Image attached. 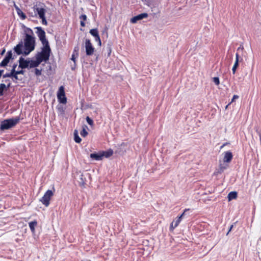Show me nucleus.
I'll use <instances>...</instances> for the list:
<instances>
[{"instance_id":"31","label":"nucleus","mask_w":261,"mask_h":261,"mask_svg":"<svg viewBox=\"0 0 261 261\" xmlns=\"http://www.w3.org/2000/svg\"><path fill=\"white\" fill-rule=\"evenodd\" d=\"M86 121L90 126H93L94 125L93 120L91 119L89 116L86 117Z\"/></svg>"},{"instance_id":"25","label":"nucleus","mask_w":261,"mask_h":261,"mask_svg":"<svg viewBox=\"0 0 261 261\" xmlns=\"http://www.w3.org/2000/svg\"><path fill=\"white\" fill-rule=\"evenodd\" d=\"M14 69L11 70V72L10 73H7L3 75V78H6L7 77H13L14 78Z\"/></svg>"},{"instance_id":"8","label":"nucleus","mask_w":261,"mask_h":261,"mask_svg":"<svg viewBox=\"0 0 261 261\" xmlns=\"http://www.w3.org/2000/svg\"><path fill=\"white\" fill-rule=\"evenodd\" d=\"M85 49L87 56L93 55L95 48L89 39H86L85 41Z\"/></svg>"},{"instance_id":"12","label":"nucleus","mask_w":261,"mask_h":261,"mask_svg":"<svg viewBox=\"0 0 261 261\" xmlns=\"http://www.w3.org/2000/svg\"><path fill=\"white\" fill-rule=\"evenodd\" d=\"M223 162L225 163H230L233 158V155L231 152L229 151H226L224 153Z\"/></svg>"},{"instance_id":"10","label":"nucleus","mask_w":261,"mask_h":261,"mask_svg":"<svg viewBox=\"0 0 261 261\" xmlns=\"http://www.w3.org/2000/svg\"><path fill=\"white\" fill-rule=\"evenodd\" d=\"M148 17V14L146 13H143L140 14L137 16H135L130 19V22L132 23H136L138 20H141L143 18H147Z\"/></svg>"},{"instance_id":"18","label":"nucleus","mask_w":261,"mask_h":261,"mask_svg":"<svg viewBox=\"0 0 261 261\" xmlns=\"http://www.w3.org/2000/svg\"><path fill=\"white\" fill-rule=\"evenodd\" d=\"M80 24L81 27H85L86 24L85 21L87 20V17L85 14H82L80 16Z\"/></svg>"},{"instance_id":"27","label":"nucleus","mask_w":261,"mask_h":261,"mask_svg":"<svg viewBox=\"0 0 261 261\" xmlns=\"http://www.w3.org/2000/svg\"><path fill=\"white\" fill-rule=\"evenodd\" d=\"M74 141L76 143H80L82 141V139H81V138L79 136L77 133L76 132H74Z\"/></svg>"},{"instance_id":"47","label":"nucleus","mask_w":261,"mask_h":261,"mask_svg":"<svg viewBox=\"0 0 261 261\" xmlns=\"http://www.w3.org/2000/svg\"><path fill=\"white\" fill-rule=\"evenodd\" d=\"M225 144H223L222 146H221V148H222L224 146H225Z\"/></svg>"},{"instance_id":"44","label":"nucleus","mask_w":261,"mask_h":261,"mask_svg":"<svg viewBox=\"0 0 261 261\" xmlns=\"http://www.w3.org/2000/svg\"><path fill=\"white\" fill-rule=\"evenodd\" d=\"M232 226H233L232 225H231V226H230V229L229 230V231H228V232L231 230V228H232Z\"/></svg>"},{"instance_id":"26","label":"nucleus","mask_w":261,"mask_h":261,"mask_svg":"<svg viewBox=\"0 0 261 261\" xmlns=\"http://www.w3.org/2000/svg\"><path fill=\"white\" fill-rule=\"evenodd\" d=\"M239 59H240V56H239V54L237 53L236 54V61H235L234 64L233 65V66L236 67L237 68L238 67L239 63L240 62Z\"/></svg>"},{"instance_id":"11","label":"nucleus","mask_w":261,"mask_h":261,"mask_svg":"<svg viewBox=\"0 0 261 261\" xmlns=\"http://www.w3.org/2000/svg\"><path fill=\"white\" fill-rule=\"evenodd\" d=\"M30 61L20 57L19 60V68L24 69L29 67Z\"/></svg>"},{"instance_id":"9","label":"nucleus","mask_w":261,"mask_h":261,"mask_svg":"<svg viewBox=\"0 0 261 261\" xmlns=\"http://www.w3.org/2000/svg\"><path fill=\"white\" fill-rule=\"evenodd\" d=\"M12 58V53L11 51H9L7 52V55L5 58L3 60V61L0 63L1 67H5L8 65L10 60Z\"/></svg>"},{"instance_id":"13","label":"nucleus","mask_w":261,"mask_h":261,"mask_svg":"<svg viewBox=\"0 0 261 261\" xmlns=\"http://www.w3.org/2000/svg\"><path fill=\"white\" fill-rule=\"evenodd\" d=\"M90 156L91 159H94L95 160H96V161H100L103 159L101 151H100L97 153H91L90 155Z\"/></svg>"},{"instance_id":"23","label":"nucleus","mask_w":261,"mask_h":261,"mask_svg":"<svg viewBox=\"0 0 261 261\" xmlns=\"http://www.w3.org/2000/svg\"><path fill=\"white\" fill-rule=\"evenodd\" d=\"M6 89V86L5 84L2 83L0 84V96L4 95V91Z\"/></svg>"},{"instance_id":"38","label":"nucleus","mask_w":261,"mask_h":261,"mask_svg":"<svg viewBox=\"0 0 261 261\" xmlns=\"http://www.w3.org/2000/svg\"><path fill=\"white\" fill-rule=\"evenodd\" d=\"M239 98V96L237 95H234L233 96V97L231 99V102H232L233 101H234L235 100V99H238Z\"/></svg>"},{"instance_id":"1","label":"nucleus","mask_w":261,"mask_h":261,"mask_svg":"<svg viewBox=\"0 0 261 261\" xmlns=\"http://www.w3.org/2000/svg\"><path fill=\"white\" fill-rule=\"evenodd\" d=\"M51 51L49 44L43 45L41 51L36 54V59H37L40 62H46L49 59Z\"/></svg>"},{"instance_id":"39","label":"nucleus","mask_w":261,"mask_h":261,"mask_svg":"<svg viewBox=\"0 0 261 261\" xmlns=\"http://www.w3.org/2000/svg\"><path fill=\"white\" fill-rule=\"evenodd\" d=\"M237 69V67H234V66H233L232 68V73L233 74H234L236 73Z\"/></svg>"},{"instance_id":"33","label":"nucleus","mask_w":261,"mask_h":261,"mask_svg":"<svg viewBox=\"0 0 261 261\" xmlns=\"http://www.w3.org/2000/svg\"><path fill=\"white\" fill-rule=\"evenodd\" d=\"M40 18L41 19L42 23L43 24H44L45 25H46L47 24V21L46 20V18H45V15L42 16V17H40Z\"/></svg>"},{"instance_id":"14","label":"nucleus","mask_w":261,"mask_h":261,"mask_svg":"<svg viewBox=\"0 0 261 261\" xmlns=\"http://www.w3.org/2000/svg\"><path fill=\"white\" fill-rule=\"evenodd\" d=\"M179 219H177L175 221H173L170 224V230L173 231L178 225L179 224L180 222Z\"/></svg>"},{"instance_id":"28","label":"nucleus","mask_w":261,"mask_h":261,"mask_svg":"<svg viewBox=\"0 0 261 261\" xmlns=\"http://www.w3.org/2000/svg\"><path fill=\"white\" fill-rule=\"evenodd\" d=\"M16 9H18V11L17 12L18 14L21 17L22 19H24L26 18L25 15L20 10H19L17 7Z\"/></svg>"},{"instance_id":"19","label":"nucleus","mask_w":261,"mask_h":261,"mask_svg":"<svg viewBox=\"0 0 261 261\" xmlns=\"http://www.w3.org/2000/svg\"><path fill=\"white\" fill-rule=\"evenodd\" d=\"M22 44L21 43H19V44H17L15 47L14 50L17 55H19L22 53Z\"/></svg>"},{"instance_id":"7","label":"nucleus","mask_w":261,"mask_h":261,"mask_svg":"<svg viewBox=\"0 0 261 261\" xmlns=\"http://www.w3.org/2000/svg\"><path fill=\"white\" fill-rule=\"evenodd\" d=\"M57 98L58 101L61 103L65 104L67 102L64 87L63 86H60L58 91Z\"/></svg>"},{"instance_id":"29","label":"nucleus","mask_w":261,"mask_h":261,"mask_svg":"<svg viewBox=\"0 0 261 261\" xmlns=\"http://www.w3.org/2000/svg\"><path fill=\"white\" fill-rule=\"evenodd\" d=\"M227 167H228L227 165L224 166L222 164H220L219 168V171L220 172H223L224 170H225L227 168Z\"/></svg>"},{"instance_id":"16","label":"nucleus","mask_w":261,"mask_h":261,"mask_svg":"<svg viewBox=\"0 0 261 261\" xmlns=\"http://www.w3.org/2000/svg\"><path fill=\"white\" fill-rule=\"evenodd\" d=\"M41 63V62H40L37 59H36V60H32L30 61L29 67L31 68L36 67L38 66Z\"/></svg>"},{"instance_id":"32","label":"nucleus","mask_w":261,"mask_h":261,"mask_svg":"<svg viewBox=\"0 0 261 261\" xmlns=\"http://www.w3.org/2000/svg\"><path fill=\"white\" fill-rule=\"evenodd\" d=\"M213 81L216 85H219L220 84V80L218 77H214L213 78Z\"/></svg>"},{"instance_id":"5","label":"nucleus","mask_w":261,"mask_h":261,"mask_svg":"<svg viewBox=\"0 0 261 261\" xmlns=\"http://www.w3.org/2000/svg\"><path fill=\"white\" fill-rule=\"evenodd\" d=\"M53 195L54 192L50 190H48L40 199V201L46 207H47L50 204V200Z\"/></svg>"},{"instance_id":"36","label":"nucleus","mask_w":261,"mask_h":261,"mask_svg":"<svg viewBox=\"0 0 261 261\" xmlns=\"http://www.w3.org/2000/svg\"><path fill=\"white\" fill-rule=\"evenodd\" d=\"M95 40L98 42V45L99 46H101V40H100V37H99V35H98L96 37H95Z\"/></svg>"},{"instance_id":"46","label":"nucleus","mask_w":261,"mask_h":261,"mask_svg":"<svg viewBox=\"0 0 261 261\" xmlns=\"http://www.w3.org/2000/svg\"><path fill=\"white\" fill-rule=\"evenodd\" d=\"M5 49L2 51V54H3L5 52Z\"/></svg>"},{"instance_id":"35","label":"nucleus","mask_w":261,"mask_h":261,"mask_svg":"<svg viewBox=\"0 0 261 261\" xmlns=\"http://www.w3.org/2000/svg\"><path fill=\"white\" fill-rule=\"evenodd\" d=\"M41 69H39L38 68L35 69V73L37 76H39L41 74Z\"/></svg>"},{"instance_id":"43","label":"nucleus","mask_w":261,"mask_h":261,"mask_svg":"<svg viewBox=\"0 0 261 261\" xmlns=\"http://www.w3.org/2000/svg\"><path fill=\"white\" fill-rule=\"evenodd\" d=\"M28 31H29V32H30V33H32V34L33 33V31H32V30L31 29H28Z\"/></svg>"},{"instance_id":"24","label":"nucleus","mask_w":261,"mask_h":261,"mask_svg":"<svg viewBox=\"0 0 261 261\" xmlns=\"http://www.w3.org/2000/svg\"><path fill=\"white\" fill-rule=\"evenodd\" d=\"M90 33L91 35L94 36V37H96L97 36L99 35L97 29H93L90 30Z\"/></svg>"},{"instance_id":"4","label":"nucleus","mask_w":261,"mask_h":261,"mask_svg":"<svg viewBox=\"0 0 261 261\" xmlns=\"http://www.w3.org/2000/svg\"><path fill=\"white\" fill-rule=\"evenodd\" d=\"M45 5L43 3H39L38 4L34 5L33 9L35 12V16H39V18L45 15L46 10L44 8Z\"/></svg>"},{"instance_id":"21","label":"nucleus","mask_w":261,"mask_h":261,"mask_svg":"<svg viewBox=\"0 0 261 261\" xmlns=\"http://www.w3.org/2000/svg\"><path fill=\"white\" fill-rule=\"evenodd\" d=\"M37 222L36 221H34L29 222V225L30 228L32 232H35V227L37 226Z\"/></svg>"},{"instance_id":"42","label":"nucleus","mask_w":261,"mask_h":261,"mask_svg":"<svg viewBox=\"0 0 261 261\" xmlns=\"http://www.w3.org/2000/svg\"><path fill=\"white\" fill-rule=\"evenodd\" d=\"M109 56H110L111 53V49L110 47L109 48Z\"/></svg>"},{"instance_id":"30","label":"nucleus","mask_w":261,"mask_h":261,"mask_svg":"<svg viewBox=\"0 0 261 261\" xmlns=\"http://www.w3.org/2000/svg\"><path fill=\"white\" fill-rule=\"evenodd\" d=\"M80 134L83 137H85L87 136L88 132L86 130L85 128H83V129L81 131Z\"/></svg>"},{"instance_id":"40","label":"nucleus","mask_w":261,"mask_h":261,"mask_svg":"<svg viewBox=\"0 0 261 261\" xmlns=\"http://www.w3.org/2000/svg\"><path fill=\"white\" fill-rule=\"evenodd\" d=\"M76 55L73 54L72 55V57H71V60L74 61V62H75V58H76Z\"/></svg>"},{"instance_id":"22","label":"nucleus","mask_w":261,"mask_h":261,"mask_svg":"<svg viewBox=\"0 0 261 261\" xmlns=\"http://www.w3.org/2000/svg\"><path fill=\"white\" fill-rule=\"evenodd\" d=\"M57 110L59 115H63L65 113V109L62 106H57Z\"/></svg>"},{"instance_id":"37","label":"nucleus","mask_w":261,"mask_h":261,"mask_svg":"<svg viewBox=\"0 0 261 261\" xmlns=\"http://www.w3.org/2000/svg\"><path fill=\"white\" fill-rule=\"evenodd\" d=\"M189 208H188V209H187V208L185 209V210H184V212L182 213V214L180 216H179V217L177 218V219H179L180 221H181V219H182V217L184 216L185 212H186V211H189Z\"/></svg>"},{"instance_id":"20","label":"nucleus","mask_w":261,"mask_h":261,"mask_svg":"<svg viewBox=\"0 0 261 261\" xmlns=\"http://www.w3.org/2000/svg\"><path fill=\"white\" fill-rule=\"evenodd\" d=\"M24 73V71L23 70V69H22L20 70H18V71H16V70H14V72L13 73V74H14V78L16 80H18L19 79H18V74H23Z\"/></svg>"},{"instance_id":"2","label":"nucleus","mask_w":261,"mask_h":261,"mask_svg":"<svg viewBox=\"0 0 261 261\" xmlns=\"http://www.w3.org/2000/svg\"><path fill=\"white\" fill-rule=\"evenodd\" d=\"M24 54L28 55L35 48V38L31 35L27 34L24 39Z\"/></svg>"},{"instance_id":"45","label":"nucleus","mask_w":261,"mask_h":261,"mask_svg":"<svg viewBox=\"0 0 261 261\" xmlns=\"http://www.w3.org/2000/svg\"><path fill=\"white\" fill-rule=\"evenodd\" d=\"M10 83H9V84H8V87H8V88H9V87H10Z\"/></svg>"},{"instance_id":"17","label":"nucleus","mask_w":261,"mask_h":261,"mask_svg":"<svg viewBox=\"0 0 261 261\" xmlns=\"http://www.w3.org/2000/svg\"><path fill=\"white\" fill-rule=\"evenodd\" d=\"M238 193L236 191H232L229 193L227 196L228 201H231L232 199H235L237 198Z\"/></svg>"},{"instance_id":"41","label":"nucleus","mask_w":261,"mask_h":261,"mask_svg":"<svg viewBox=\"0 0 261 261\" xmlns=\"http://www.w3.org/2000/svg\"><path fill=\"white\" fill-rule=\"evenodd\" d=\"M16 67H17V64H14L13 65L12 69V70H13V69L15 70V68H16Z\"/></svg>"},{"instance_id":"15","label":"nucleus","mask_w":261,"mask_h":261,"mask_svg":"<svg viewBox=\"0 0 261 261\" xmlns=\"http://www.w3.org/2000/svg\"><path fill=\"white\" fill-rule=\"evenodd\" d=\"M101 153L102 155V158L105 156L107 158H108L113 154L114 152L112 149H109L107 151H101Z\"/></svg>"},{"instance_id":"6","label":"nucleus","mask_w":261,"mask_h":261,"mask_svg":"<svg viewBox=\"0 0 261 261\" xmlns=\"http://www.w3.org/2000/svg\"><path fill=\"white\" fill-rule=\"evenodd\" d=\"M36 33L42 45H49V42L46 38L45 32L41 27H37Z\"/></svg>"},{"instance_id":"34","label":"nucleus","mask_w":261,"mask_h":261,"mask_svg":"<svg viewBox=\"0 0 261 261\" xmlns=\"http://www.w3.org/2000/svg\"><path fill=\"white\" fill-rule=\"evenodd\" d=\"M79 50V48L77 46L74 47L73 54L76 55V57H77L79 56V53H78Z\"/></svg>"},{"instance_id":"3","label":"nucleus","mask_w":261,"mask_h":261,"mask_svg":"<svg viewBox=\"0 0 261 261\" xmlns=\"http://www.w3.org/2000/svg\"><path fill=\"white\" fill-rule=\"evenodd\" d=\"M19 118L16 117L13 119H8L2 122L0 128L2 130L8 129L14 127L19 121Z\"/></svg>"}]
</instances>
